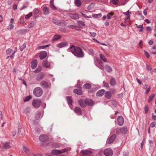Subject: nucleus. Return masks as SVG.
<instances>
[{"instance_id":"nucleus-1","label":"nucleus","mask_w":156,"mask_h":156,"mask_svg":"<svg viewBox=\"0 0 156 156\" xmlns=\"http://www.w3.org/2000/svg\"><path fill=\"white\" fill-rule=\"evenodd\" d=\"M69 50L70 51L77 57L83 58V53L80 48L73 45L69 48Z\"/></svg>"},{"instance_id":"nucleus-2","label":"nucleus","mask_w":156,"mask_h":156,"mask_svg":"<svg viewBox=\"0 0 156 156\" xmlns=\"http://www.w3.org/2000/svg\"><path fill=\"white\" fill-rule=\"evenodd\" d=\"M34 95L37 97L41 96L43 94V90L41 88L37 87L35 88L33 91Z\"/></svg>"},{"instance_id":"nucleus-3","label":"nucleus","mask_w":156,"mask_h":156,"mask_svg":"<svg viewBox=\"0 0 156 156\" xmlns=\"http://www.w3.org/2000/svg\"><path fill=\"white\" fill-rule=\"evenodd\" d=\"M127 129L126 127H124L121 128H118L116 129V133H122L126 134L127 132Z\"/></svg>"},{"instance_id":"nucleus-4","label":"nucleus","mask_w":156,"mask_h":156,"mask_svg":"<svg viewBox=\"0 0 156 156\" xmlns=\"http://www.w3.org/2000/svg\"><path fill=\"white\" fill-rule=\"evenodd\" d=\"M52 22L55 24L58 25L63 26L62 24H64V26L66 25V23L64 21L58 20L55 18H54L52 20Z\"/></svg>"},{"instance_id":"nucleus-5","label":"nucleus","mask_w":156,"mask_h":156,"mask_svg":"<svg viewBox=\"0 0 156 156\" xmlns=\"http://www.w3.org/2000/svg\"><path fill=\"white\" fill-rule=\"evenodd\" d=\"M104 154L105 156H112L113 154V152L110 148L105 149L104 152Z\"/></svg>"},{"instance_id":"nucleus-6","label":"nucleus","mask_w":156,"mask_h":156,"mask_svg":"<svg viewBox=\"0 0 156 156\" xmlns=\"http://www.w3.org/2000/svg\"><path fill=\"white\" fill-rule=\"evenodd\" d=\"M41 103V101L40 100H34L32 102L33 105L35 108H37L39 107Z\"/></svg>"},{"instance_id":"nucleus-7","label":"nucleus","mask_w":156,"mask_h":156,"mask_svg":"<svg viewBox=\"0 0 156 156\" xmlns=\"http://www.w3.org/2000/svg\"><path fill=\"white\" fill-rule=\"evenodd\" d=\"M66 149H62L61 150L53 149L52 150L51 152L52 153L55 154H61L62 153L65 152L66 151Z\"/></svg>"},{"instance_id":"nucleus-8","label":"nucleus","mask_w":156,"mask_h":156,"mask_svg":"<svg viewBox=\"0 0 156 156\" xmlns=\"http://www.w3.org/2000/svg\"><path fill=\"white\" fill-rule=\"evenodd\" d=\"M85 102L86 104V105L91 106L94 105L93 101L89 98L86 99L85 100Z\"/></svg>"},{"instance_id":"nucleus-9","label":"nucleus","mask_w":156,"mask_h":156,"mask_svg":"<svg viewBox=\"0 0 156 156\" xmlns=\"http://www.w3.org/2000/svg\"><path fill=\"white\" fill-rule=\"evenodd\" d=\"M124 120L123 117L121 116H119L118 118V123L119 126H122L124 123Z\"/></svg>"},{"instance_id":"nucleus-10","label":"nucleus","mask_w":156,"mask_h":156,"mask_svg":"<svg viewBox=\"0 0 156 156\" xmlns=\"http://www.w3.org/2000/svg\"><path fill=\"white\" fill-rule=\"evenodd\" d=\"M40 84L43 88H47L49 87L48 83L44 80L42 81L41 82Z\"/></svg>"},{"instance_id":"nucleus-11","label":"nucleus","mask_w":156,"mask_h":156,"mask_svg":"<svg viewBox=\"0 0 156 156\" xmlns=\"http://www.w3.org/2000/svg\"><path fill=\"white\" fill-rule=\"evenodd\" d=\"M68 43L66 42H62L56 45V46L59 48H61L68 46Z\"/></svg>"},{"instance_id":"nucleus-12","label":"nucleus","mask_w":156,"mask_h":156,"mask_svg":"<svg viewBox=\"0 0 156 156\" xmlns=\"http://www.w3.org/2000/svg\"><path fill=\"white\" fill-rule=\"evenodd\" d=\"M81 152L84 155H90L92 154V152L90 151L87 150H82L81 151Z\"/></svg>"},{"instance_id":"nucleus-13","label":"nucleus","mask_w":156,"mask_h":156,"mask_svg":"<svg viewBox=\"0 0 156 156\" xmlns=\"http://www.w3.org/2000/svg\"><path fill=\"white\" fill-rule=\"evenodd\" d=\"M75 112L79 115H81L82 114V111L81 108L78 107H76L74 110Z\"/></svg>"},{"instance_id":"nucleus-14","label":"nucleus","mask_w":156,"mask_h":156,"mask_svg":"<svg viewBox=\"0 0 156 156\" xmlns=\"http://www.w3.org/2000/svg\"><path fill=\"white\" fill-rule=\"evenodd\" d=\"M48 139V137L45 135H41L39 137V140L41 142L46 141Z\"/></svg>"},{"instance_id":"nucleus-15","label":"nucleus","mask_w":156,"mask_h":156,"mask_svg":"<svg viewBox=\"0 0 156 156\" xmlns=\"http://www.w3.org/2000/svg\"><path fill=\"white\" fill-rule=\"evenodd\" d=\"M116 137V134H113L112 135L108 140V143L111 144L112 143L115 139Z\"/></svg>"},{"instance_id":"nucleus-16","label":"nucleus","mask_w":156,"mask_h":156,"mask_svg":"<svg viewBox=\"0 0 156 156\" xmlns=\"http://www.w3.org/2000/svg\"><path fill=\"white\" fill-rule=\"evenodd\" d=\"M47 55V52L45 51H42L40 53L39 57L41 59H43L45 58Z\"/></svg>"},{"instance_id":"nucleus-17","label":"nucleus","mask_w":156,"mask_h":156,"mask_svg":"<svg viewBox=\"0 0 156 156\" xmlns=\"http://www.w3.org/2000/svg\"><path fill=\"white\" fill-rule=\"evenodd\" d=\"M42 65L44 67L48 68L50 67V63L48 62L47 60H43Z\"/></svg>"},{"instance_id":"nucleus-18","label":"nucleus","mask_w":156,"mask_h":156,"mask_svg":"<svg viewBox=\"0 0 156 156\" xmlns=\"http://www.w3.org/2000/svg\"><path fill=\"white\" fill-rule=\"evenodd\" d=\"M105 91V90L104 89L100 90L97 92L96 95L98 97L102 96L104 95Z\"/></svg>"},{"instance_id":"nucleus-19","label":"nucleus","mask_w":156,"mask_h":156,"mask_svg":"<svg viewBox=\"0 0 156 156\" xmlns=\"http://www.w3.org/2000/svg\"><path fill=\"white\" fill-rule=\"evenodd\" d=\"M44 74L43 73H39L36 77V79L38 81L41 80L44 77Z\"/></svg>"},{"instance_id":"nucleus-20","label":"nucleus","mask_w":156,"mask_h":156,"mask_svg":"<svg viewBox=\"0 0 156 156\" xmlns=\"http://www.w3.org/2000/svg\"><path fill=\"white\" fill-rule=\"evenodd\" d=\"M43 11L44 14L45 15H47L50 13L49 9L48 7H44L43 9Z\"/></svg>"},{"instance_id":"nucleus-21","label":"nucleus","mask_w":156,"mask_h":156,"mask_svg":"<svg viewBox=\"0 0 156 156\" xmlns=\"http://www.w3.org/2000/svg\"><path fill=\"white\" fill-rule=\"evenodd\" d=\"M78 103L79 105L82 107L84 108L86 107V104L85 102V100L82 99L78 101Z\"/></svg>"},{"instance_id":"nucleus-22","label":"nucleus","mask_w":156,"mask_h":156,"mask_svg":"<svg viewBox=\"0 0 156 156\" xmlns=\"http://www.w3.org/2000/svg\"><path fill=\"white\" fill-rule=\"evenodd\" d=\"M123 13L126 15L127 16V18H126V19L125 20V22H126L127 21H129L130 20V15L129 14L131 13V12H129V10H128L126 12L124 13L123 12Z\"/></svg>"},{"instance_id":"nucleus-23","label":"nucleus","mask_w":156,"mask_h":156,"mask_svg":"<svg viewBox=\"0 0 156 156\" xmlns=\"http://www.w3.org/2000/svg\"><path fill=\"white\" fill-rule=\"evenodd\" d=\"M37 60H34L31 63V66L32 68H35L37 65Z\"/></svg>"},{"instance_id":"nucleus-24","label":"nucleus","mask_w":156,"mask_h":156,"mask_svg":"<svg viewBox=\"0 0 156 156\" xmlns=\"http://www.w3.org/2000/svg\"><path fill=\"white\" fill-rule=\"evenodd\" d=\"M69 16L70 17L74 19H77L79 18V16L77 14H70Z\"/></svg>"},{"instance_id":"nucleus-25","label":"nucleus","mask_w":156,"mask_h":156,"mask_svg":"<svg viewBox=\"0 0 156 156\" xmlns=\"http://www.w3.org/2000/svg\"><path fill=\"white\" fill-rule=\"evenodd\" d=\"M23 151L27 154H29L31 153L30 149L27 146H23Z\"/></svg>"},{"instance_id":"nucleus-26","label":"nucleus","mask_w":156,"mask_h":156,"mask_svg":"<svg viewBox=\"0 0 156 156\" xmlns=\"http://www.w3.org/2000/svg\"><path fill=\"white\" fill-rule=\"evenodd\" d=\"M3 147L5 149H8L11 147L9 142H6L3 145Z\"/></svg>"},{"instance_id":"nucleus-27","label":"nucleus","mask_w":156,"mask_h":156,"mask_svg":"<svg viewBox=\"0 0 156 156\" xmlns=\"http://www.w3.org/2000/svg\"><path fill=\"white\" fill-rule=\"evenodd\" d=\"M61 36L60 35H55L53 37V38L52 39V40L53 41H55L58 40L61 38Z\"/></svg>"},{"instance_id":"nucleus-28","label":"nucleus","mask_w":156,"mask_h":156,"mask_svg":"<svg viewBox=\"0 0 156 156\" xmlns=\"http://www.w3.org/2000/svg\"><path fill=\"white\" fill-rule=\"evenodd\" d=\"M74 92L78 95H81L82 93V92L80 90H78V89H74L73 90Z\"/></svg>"},{"instance_id":"nucleus-29","label":"nucleus","mask_w":156,"mask_h":156,"mask_svg":"<svg viewBox=\"0 0 156 156\" xmlns=\"http://www.w3.org/2000/svg\"><path fill=\"white\" fill-rule=\"evenodd\" d=\"M105 97L108 99H110L112 96V94L110 91H107L105 94Z\"/></svg>"},{"instance_id":"nucleus-30","label":"nucleus","mask_w":156,"mask_h":156,"mask_svg":"<svg viewBox=\"0 0 156 156\" xmlns=\"http://www.w3.org/2000/svg\"><path fill=\"white\" fill-rule=\"evenodd\" d=\"M110 84L112 86H114L116 84V81L114 78H112L110 81Z\"/></svg>"},{"instance_id":"nucleus-31","label":"nucleus","mask_w":156,"mask_h":156,"mask_svg":"<svg viewBox=\"0 0 156 156\" xmlns=\"http://www.w3.org/2000/svg\"><path fill=\"white\" fill-rule=\"evenodd\" d=\"M66 98L68 103L69 105V106L70 105H72V101L71 97L69 96H68L66 97Z\"/></svg>"},{"instance_id":"nucleus-32","label":"nucleus","mask_w":156,"mask_h":156,"mask_svg":"<svg viewBox=\"0 0 156 156\" xmlns=\"http://www.w3.org/2000/svg\"><path fill=\"white\" fill-rule=\"evenodd\" d=\"M100 58L105 62H107V60L105 58V56L102 54H100Z\"/></svg>"},{"instance_id":"nucleus-33","label":"nucleus","mask_w":156,"mask_h":156,"mask_svg":"<svg viewBox=\"0 0 156 156\" xmlns=\"http://www.w3.org/2000/svg\"><path fill=\"white\" fill-rule=\"evenodd\" d=\"M155 95L153 94H151L149 97L148 100V102H150L151 100L155 97Z\"/></svg>"},{"instance_id":"nucleus-34","label":"nucleus","mask_w":156,"mask_h":156,"mask_svg":"<svg viewBox=\"0 0 156 156\" xmlns=\"http://www.w3.org/2000/svg\"><path fill=\"white\" fill-rule=\"evenodd\" d=\"M91 87V85L89 83H86L83 86V88L85 89H89Z\"/></svg>"},{"instance_id":"nucleus-35","label":"nucleus","mask_w":156,"mask_h":156,"mask_svg":"<svg viewBox=\"0 0 156 156\" xmlns=\"http://www.w3.org/2000/svg\"><path fill=\"white\" fill-rule=\"evenodd\" d=\"M50 7L54 9H56V7L54 5L53 3V0H52L50 2Z\"/></svg>"},{"instance_id":"nucleus-36","label":"nucleus","mask_w":156,"mask_h":156,"mask_svg":"<svg viewBox=\"0 0 156 156\" xmlns=\"http://www.w3.org/2000/svg\"><path fill=\"white\" fill-rule=\"evenodd\" d=\"M75 3L77 7L80 6L81 4L80 0H76Z\"/></svg>"},{"instance_id":"nucleus-37","label":"nucleus","mask_w":156,"mask_h":156,"mask_svg":"<svg viewBox=\"0 0 156 156\" xmlns=\"http://www.w3.org/2000/svg\"><path fill=\"white\" fill-rule=\"evenodd\" d=\"M102 16L101 14L99 13L98 14H94L92 15V17L93 18H97L101 17Z\"/></svg>"},{"instance_id":"nucleus-38","label":"nucleus","mask_w":156,"mask_h":156,"mask_svg":"<svg viewBox=\"0 0 156 156\" xmlns=\"http://www.w3.org/2000/svg\"><path fill=\"white\" fill-rule=\"evenodd\" d=\"M13 51L12 49L9 48L6 50V53L7 55H9Z\"/></svg>"},{"instance_id":"nucleus-39","label":"nucleus","mask_w":156,"mask_h":156,"mask_svg":"<svg viewBox=\"0 0 156 156\" xmlns=\"http://www.w3.org/2000/svg\"><path fill=\"white\" fill-rule=\"evenodd\" d=\"M41 115V113L40 112H37L35 115V118L37 120H38L39 119Z\"/></svg>"},{"instance_id":"nucleus-40","label":"nucleus","mask_w":156,"mask_h":156,"mask_svg":"<svg viewBox=\"0 0 156 156\" xmlns=\"http://www.w3.org/2000/svg\"><path fill=\"white\" fill-rule=\"evenodd\" d=\"M35 24V22H33L28 25V28H32L33 27Z\"/></svg>"},{"instance_id":"nucleus-41","label":"nucleus","mask_w":156,"mask_h":156,"mask_svg":"<svg viewBox=\"0 0 156 156\" xmlns=\"http://www.w3.org/2000/svg\"><path fill=\"white\" fill-rule=\"evenodd\" d=\"M32 97L30 95L27 96L24 99V101L25 102L28 101Z\"/></svg>"},{"instance_id":"nucleus-42","label":"nucleus","mask_w":156,"mask_h":156,"mask_svg":"<svg viewBox=\"0 0 156 156\" xmlns=\"http://www.w3.org/2000/svg\"><path fill=\"white\" fill-rule=\"evenodd\" d=\"M145 113L147 114L149 110V108L147 105H146L144 107Z\"/></svg>"},{"instance_id":"nucleus-43","label":"nucleus","mask_w":156,"mask_h":156,"mask_svg":"<svg viewBox=\"0 0 156 156\" xmlns=\"http://www.w3.org/2000/svg\"><path fill=\"white\" fill-rule=\"evenodd\" d=\"M78 24L79 26H85V24L84 23L81 21H78Z\"/></svg>"},{"instance_id":"nucleus-44","label":"nucleus","mask_w":156,"mask_h":156,"mask_svg":"<svg viewBox=\"0 0 156 156\" xmlns=\"http://www.w3.org/2000/svg\"><path fill=\"white\" fill-rule=\"evenodd\" d=\"M26 47V44H23L20 47V50L21 51H23V50Z\"/></svg>"},{"instance_id":"nucleus-45","label":"nucleus","mask_w":156,"mask_h":156,"mask_svg":"<svg viewBox=\"0 0 156 156\" xmlns=\"http://www.w3.org/2000/svg\"><path fill=\"white\" fill-rule=\"evenodd\" d=\"M114 15L113 12H110L108 13L107 15V18L108 19H110L111 18V16H112Z\"/></svg>"},{"instance_id":"nucleus-46","label":"nucleus","mask_w":156,"mask_h":156,"mask_svg":"<svg viewBox=\"0 0 156 156\" xmlns=\"http://www.w3.org/2000/svg\"><path fill=\"white\" fill-rule=\"evenodd\" d=\"M104 86L107 88H108L109 87L108 84V83L105 81H103Z\"/></svg>"},{"instance_id":"nucleus-47","label":"nucleus","mask_w":156,"mask_h":156,"mask_svg":"<svg viewBox=\"0 0 156 156\" xmlns=\"http://www.w3.org/2000/svg\"><path fill=\"white\" fill-rule=\"evenodd\" d=\"M67 27L69 28L76 29V27L73 25H71L68 26Z\"/></svg>"},{"instance_id":"nucleus-48","label":"nucleus","mask_w":156,"mask_h":156,"mask_svg":"<svg viewBox=\"0 0 156 156\" xmlns=\"http://www.w3.org/2000/svg\"><path fill=\"white\" fill-rule=\"evenodd\" d=\"M32 14V13L31 12L29 13L28 14L26 15L25 16V18L27 19L29 18L31 16Z\"/></svg>"},{"instance_id":"nucleus-49","label":"nucleus","mask_w":156,"mask_h":156,"mask_svg":"<svg viewBox=\"0 0 156 156\" xmlns=\"http://www.w3.org/2000/svg\"><path fill=\"white\" fill-rule=\"evenodd\" d=\"M145 55L147 58H148L150 57V55L149 53L146 51L144 50V51Z\"/></svg>"},{"instance_id":"nucleus-50","label":"nucleus","mask_w":156,"mask_h":156,"mask_svg":"<svg viewBox=\"0 0 156 156\" xmlns=\"http://www.w3.org/2000/svg\"><path fill=\"white\" fill-rule=\"evenodd\" d=\"M148 8H146V9H144V11H143V13L145 15V16H146L147 14V10H148Z\"/></svg>"},{"instance_id":"nucleus-51","label":"nucleus","mask_w":156,"mask_h":156,"mask_svg":"<svg viewBox=\"0 0 156 156\" xmlns=\"http://www.w3.org/2000/svg\"><path fill=\"white\" fill-rule=\"evenodd\" d=\"M34 13L35 15L37 14L39 12V11L38 9H34Z\"/></svg>"},{"instance_id":"nucleus-52","label":"nucleus","mask_w":156,"mask_h":156,"mask_svg":"<svg viewBox=\"0 0 156 156\" xmlns=\"http://www.w3.org/2000/svg\"><path fill=\"white\" fill-rule=\"evenodd\" d=\"M152 119L154 120H156V116L154 115V113H152L151 114Z\"/></svg>"},{"instance_id":"nucleus-53","label":"nucleus","mask_w":156,"mask_h":156,"mask_svg":"<svg viewBox=\"0 0 156 156\" xmlns=\"http://www.w3.org/2000/svg\"><path fill=\"white\" fill-rule=\"evenodd\" d=\"M9 26L10 28H8V29L12 30L13 29L14 27V25L12 24H10L9 25Z\"/></svg>"},{"instance_id":"nucleus-54","label":"nucleus","mask_w":156,"mask_h":156,"mask_svg":"<svg viewBox=\"0 0 156 156\" xmlns=\"http://www.w3.org/2000/svg\"><path fill=\"white\" fill-rule=\"evenodd\" d=\"M118 0H112V2L113 4L115 5H117Z\"/></svg>"},{"instance_id":"nucleus-55","label":"nucleus","mask_w":156,"mask_h":156,"mask_svg":"<svg viewBox=\"0 0 156 156\" xmlns=\"http://www.w3.org/2000/svg\"><path fill=\"white\" fill-rule=\"evenodd\" d=\"M150 89H151V87H149L146 90V94H148V93L150 91Z\"/></svg>"},{"instance_id":"nucleus-56","label":"nucleus","mask_w":156,"mask_h":156,"mask_svg":"<svg viewBox=\"0 0 156 156\" xmlns=\"http://www.w3.org/2000/svg\"><path fill=\"white\" fill-rule=\"evenodd\" d=\"M155 124L154 122H152L150 125L151 127L153 128L155 126Z\"/></svg>"},{"instance_id":"nucleus-57","label":"nucleus","mask_w":156,"mask_h":156,"mask_svg":"<svg viewBox=\"0 0 156 156\" xmlns=\"http://www.w3.org/2000/svg\"><path fill=\"white\" fill-rule=\"evenodd\" d=\"M12 134L13 136H14L16 134V130H13L12 132Z\"/></svg>"},{"instance_id":"nucleus-58","label":"nucleus","mask_w":156,"mask_h":156,"mask_svg":"<svg viewBox=\"0 0 156 156\" xmlns=\"http://www.w3.org/2000/svg\"><path fill=\"white\" fill-rule=\"evenodd\" d=\"M45 48V47L44 46H40L38 48V49H44Z\"/></svg>"},{"instance_id":"nucleus-59","label":"nucleus","mask_w":156,"mask_h":156,"mask_svg":"<svg viewBox=\"0 0 156 156\" xmlns=\"http://www.w3.org/2000/svg\"><path fill=\"white\" fill-rule=\"evenodd\" d=\"M81 13L82 15L84 17H86L88 18H91V17H89V16H87L86 14H83L82 12H81Z\"/></svg>"},{"instance_id":"nucleus-60","label":"nucleus","mask_w":156,"mask_h":156,"mask_svg":"<svg viewBox=\"0 0 156 156\" xmlns=\"http://www.w3.org/2000/svg\"><path fill=\"white\" fill-rule=\"evenodd\" d=\"M136 24V27L138 28H142L143 27V25H138Z\"/></svg>"},{"instance_id":"nucleus-61","label":"nucleus","mask_w":156,"mask_h":156,"mask_svg":"<svg viewBox=\"0 0 156 156\" xmlns=\"http://www.w3.org/2000/svg\"><path fill=\"white\" fill-rule=\"evenodd\" d=\"M13 8L14 10L16 9H17V5L16 4H14L13 5Z\"/></svg>"},{"instance_id":"nucleus-62","label":"nucleus","mask_w":156,"mask_h":156,"mask_svg":"<svg viewBox=\"0 0 156 156\" xmlns=\"http://www.w3.org/2000/svg\"><path fill=\"white\" fill-rule=\"evenodd\" d=\"M90 34H91V35L92 37H93L95 36L96 35V34L94 33H90Z\"/></svg>"},{"instance_id":"nucleus-63","label":"nucleus","mask_w":156,"mask_h":156,"mask_svg":"<svg viewBox=\"0 0 156 156\" xmlns=\"http://www.w3.org/2000/svg\"><path fill=\"white\" fill-rule=\"evenodd\" d=\"M144 140H143L142 141L141 144V148H143V145H144Z\"/></svg>"},{"instance_id":"nucleus-64","label":"nucleus","mask_w":156,"mask_h":156,"mask_svg":"<svg viewBox=\"0 0 156 156\" xmlns=\"http://www.w3.org/2000/svg\"><path fill=\"white\" fill-rule=\"evenodd\" d=\"M148 43L150 45H151L153 44V42L152 41L150 40L149 41Z\"/></svg>"}]
</instances>
